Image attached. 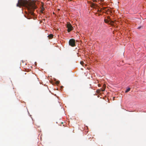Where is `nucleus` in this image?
Here are the masks:
<instances>
[{
  "instance_id": "f257e3e1",
  "label": "nucleus",
  "mask_w": 146,
  "mask_h": 146,
  "mask_svg": "<svg viewBox=\"0 0 146 146\" xmlns=\"http://www.w3.org/2000/svg\"><path fill=\"white\" fill-rule=\"evenodd\" d=\"M17 6L20 7L22 6L25 7L28 10L29 13V15L32 16L34 15L33 11L37 8L34 1L29 2L27 0H18Z\"/></svg>"
},
{
  "instance_id": "f03ea898",
  "label": "nucleus",
  "mask_w": 146,
  "mask_h": 146,
  "mask_svg": "<svg viewBox=\"0 0 146 146\" xmlns=\"http://www.w3.org/2000/svg\"><path fill=\"white\" fill-rule=\"evenodd\" d=\"M69 44L72 47L74 46H75V41L73 39H70L69 42Z\"/></svg>"
},
{
  "instance_id": "7ed1b4c3",
  "label": "nucleus",
  "mask_w": 146,
  "mask_h": 146,
  "mask_svg": "<svg viewBox=\"0 0 146 146\" xmlns=\"http://www.w3.org/2000/svg\"><path fill=\"white\" fill-rule=\"evenodd\" d=\"M67 27L68 29V32L72 30L73 29V28L71 24L69 23H67Z\"/></svg>"
},
{
  "instance_id": "20e7f679",
  "label": "nucleus",
  "mask_w": 146,
  "mask_h": 146,
  "mask_svg": "<svg viewBox=\"0 0 146 146\" xmlns=\"http://www.w3.org/2000/svg\"><path fill=\"white\" fill-rule=\"evenodd\" d=\"M91 6L92 7L95 8V7H97V5L95 3H91Z\"/></svg>"
},
{
  "instance_id": "39448f33",
  "label": "nucleus",
  "mask_w": 146,
  "mask_h": 146,
  "mask_svg": "<svg viewBox=\"0 0 146 146\" xmlns=\"http://www.w3.org/2000/svg\"><path fill=\"white\" fill-rule=\"evenodd\" d=\"M97 11L99 12H102L103 13L104 12V11H102V9H101V8L100 9H98V10H97Z\"/></svg>"
},
{
  "instance_id": "423d86ee",
  "label": "nucleus",
  "mask_w": 146,
  "mask_h": 146,
  "mask_svg": "<svg viewBox=\"0 0 146 146\" xmlns=\"http://www.w3.org/2000/svg\"><path fill=\"white\" fill-rule=\"evenodd\" d=\"M106 7H103L102 8H101V9H102V11H107V10H106Z\"/></svg>"
},
{
  "instance_id": "0eeeda50",
  "label": "nucleus",
  "mask_w": 146,
  "mask_h": 146,
  "mask_svg": "<svg viewBox=\"0 0 146 146\" xmlns=\"http://www.w3.org/2000/svg\"><path fill=\"white\" fill-rule=\"evenodd\" d=\"M101 91V90L100 89H98L96 90V92L98 94H99L100 93Z\"/></svg>"
},
{
  "instance_id": "6e6552de",
  "label": "nucleus",
  "mask_w": 146,
  "mask_h": 146,
  "mask_svg": "<svg viewBox=\"0 0 146 146\" xmlns=\"http://www.w3.org/2000/svg\"><path fill=\"white\" fill-rule=\"evenodd\" d=\"M130 90V88H128L127 90L125 91V93H127L128 92H129Z\"/></svg>"
},
{
  "instance_id": "1a4fd4ad",
  "label": "nucleus",
  "mask_w": 146,
  "mask_h": 146,
  "mask_svg": "<svg viewBox=\"0 0 146 146\" xmlns=\"http://www.w3.org/2000/svg\"><path fill=\"white\" fill-rule=\"evenodd\" d=\"M44 8L43 7L42 9H41V10L40 11L41 12V13H43V11H44Z\"/></svg>"
},
{
  "instance_id": "9d476101",
  "label": "nucleus",
  "mask_w": 146,
  "mask_h": 146,
  "mask_svg": "<svg viewBox=\"0 0 146 146\" xmlns=\"http://www.w3.org/2000/svg\"><path fill=\"white\" fill-rule=\"evenodd\" d=\"M104 21L106 23H109V21L108 20L106 19H104Z\"/></svg>"
},
{
  "instance_id": "9b49d317",
  "label": "nucleus",
  "mask_w": 146,
  "mask_h": 146,
  "mask_svg": "<svg viewBox=\"0 0 146 146\" xmlns=\"http://www.w3.org/2000/svg\"><path fill=\"white\" fill-rule=\"evenodd\" d=\"M80 64L82 65V66H83V64H84V62L83 61H81L80 62Z\"/></svg>"
},
{
  "instance_id": "f8f14e48",
  "label": "nucleus",
  "mask_w": 146,
  "mask_h": 146,
  "mask_svg": "<svg viewBox=\"0 0 146 146\" xmlns=\"http://www.w3.org/2000/svg\"><path fill=\"white\" fill-rule=\"evenodd\" d=\"M47 36H49V37H50V36H53V35L52 34H50L49 35H48Z\"/></svg>"
},
{
  "instance_id": "ddd939ff",
  "label": "nucleus",
  "mask_w": 146,
  "mask_h": 146,
  "mask_svg": "<svg viewBox=\"0 0 146 146\" xmlns=\"http://www.w3.org/2000/svg\"><path fill=\"white\" fill-rule=\"evenodd\" d=\"M143 28V27L142 26H140V27H138V29H141V28Z\"/></svg>"
},
{
  "instance_id": "4468645a",
  "label": "nucleus",
  "mask_w": 146,
  "mask_h": 146,
  "mask_svg": "<svg viewBox=\"0 0 146 146\" xmlns=\"http://www.w3.org/2000/svg\"><path fill=\"white\" fill-rule=\"evenodd\" d=\"M60 82L59 81H57L56 82V84H58Z\"/></svg>"
},
{
  "instance_id": "2eb2a0df",
  "label": "nucleus",
  "mask_w": 146,
  "mask_h": 146,
  "mask_svg": "<svg viewBox=\"0 0 146 146\" xmlns=\"http://www.w3.org/2000/svg\"><path fill=\"white\" fill-rule=\"evenodd\" d=\"M100 90H101V91L103 92V91H105V89H100Z\"/></svg>"
},
{
  "instance_id": "dca6fc26",
  "label": "nucleus",
  "mask_w": 146,
  "mask_h": 146,
  "mask_svg": "<svg viewBox=\"0 0 146 146\" xmlns=\"http://www.w3.org/2000/svg\"><path fill=\"white\" fill-rule=\"evenodd\" d=\"M103 87H104V89H105L106 88V85H104V84L103 85Z\"/></svg>"
},
{
  "instance_id": "f3484780",
  "label": "nucleus",
  "mask_w": 146,
  "mask_h": 146,
  "mask_svg": "<svg viewBox=\"0 0 146 146\" xmlns=\"http://www.w3.org/2000/svg\"><path fill=\"white\" fill-rule=\"evenodd\" d=\"M27 18L28 19H30L31 18V17H29V16L27 17Z\"/></svg>"
},
{
  "instance_id": "a211bd4d",
  "label": "nucleus",
  "mask_w": 146,
  "mask_h": 146,
  "mask_svg": "<svg viewBox=\"0 0 146 146\" xmlns=\"http://www.w3.org/2000/svg\"><path fill=\"white\" fill-rule=\"evenodd\" d=\"M113 22L112 21H111L110 22V23H111V24L113 23Z\"/></svg>"
},
{
  "instance_id": "6ab92c4d",
  "label": "nucleus",
  "mask_w": 146,
  "mask_h": 146,
  "mask_svg": "<svg viewBox=\"0 0 146 146\" xmlns=\"http://www.w3.org/2000/svg\"><path fill=\"white\" fill-rule=\"evenodd\" d=\"M49 37V39H51L53 37Z\"/></svg>"
},
{
  "instance_id": "aec40b11",
  "label": "nucleus",
  "mask_w": 146,
  "mask_h": 146,
  "mask_svg": "<svg viewBox=\"0 0 146 146\" xmlns=\"http://www.w3.org/2000/svg\"><path fill=\"white\" fill-rule=\"evenodd\" d=\"M96 1V0H93V1H94V2L95 1Z\"/></svg>"
},
{
  "instance_id": "412c9836",
  "label": "nucleus",
  "mask_w": 146,
  "mask_h": 146,
  "mask_svg": "<svg viewBox=\"0 0 146 146\" xmlns=\"http://www.w3.org/2000/svg\"><path fill=\"white\" fill-rule=\"evenodd\" d=\"M100 84H98V86H99V87H100Z\"/></svg>"
},
{
  "instance_id": "4be33fe9",
  "label": "nucleus",
  "mask_w": 146,
  "mask_h": 146,
  "mask_svg": "<svg viewBox=\"0 0 146 146\" xmlns=\"http://www.w3.org/2000/svg\"><path fill=\"white\" fill-rule=\"evenodd\" d=\"M58 11H60V9H58Z\"/></svg>"
}]
</instances>
